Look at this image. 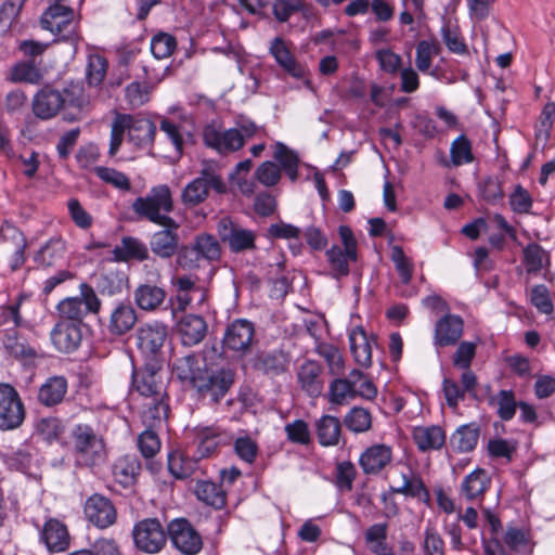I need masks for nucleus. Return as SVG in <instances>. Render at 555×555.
<instances>
[{
	"label": "nucleus",
	"mask_w": 555,
	"mask_h": 555,
	"mask_svg": "<svg viewBox=\"0 0 555 555\" xmlns=\"http://www.w3.org/2000/svg\"><path fill=\"white\" fill-rule=\"evenodd\" d=\"M269 53L273 56L278 65L291 77L304 81L308 89H312L309 78V69L299 63L291 52L287 43L281 37H275L270 42Z\"/></svg>",
	"instance_id": "14"
},
{
	"label": "nucleus",
	"mask_w": 555,
	"mask_h": 555,
	"mask_svg": "<svg viewBox=\"0 0 555 555\" xmlns=\"http://www.w3.org/2000/svg\"><path fill=\"white\" fill-rule=\"evenodd\" d=\"M255 343L254 323L237 319L228 325L222 338V348L224 352H232L241 358L251 351Z\"/></svg>",
	"instance_id": "11"
},
{
	"label": "nucleus",
	"mask_w": 555,
	"mask_h": 555,
	"mask_svg": "<svg viewBox=\"0 0 555 555\" xmlns=\"http://www.w3.org/2000/svg\"><path fill=\"white\" fill-rule=\"evenodd\" d=\"M113 255L114 259L119 262H127L132 259L143 261L149 258V249L141 240L124 236L120 244L114 247Z\"/></svg>",
	"instance_id": "35"
},
{
	"label": "nucleus",
	"mask_w": 555,
	"mask_h": 555,
	"mask_svg": "<svg viewBox=\"0 0 555 555\" xmlns=\"http://www.w3.org/2000/svg\"><path fill=\"white\" fill-rule=\"evenodd\" d=\"M141 470L142 466L140 460L135 455L130 454L118 457L113 465L114 479L124 488L135 485Z\"/></svg>",
	"instance_id": "32"
},
{
	"label": "nucleus",
	"mask_w": 555,
	"mask_h": 555,
	"mask_svg": "<svg viewBox=\"0 0 555 555\" xmlns=\"http://www.w3.org/2000/svg\"><path fill=\"white\" fill-rule=\"evenodd\" d=\"M349 343L356 362L362 366H370L372 364V348L361 326H357L350 332Z\"/></svg>",
	"instance_id": "43"
},
{
	"label": "nucleus",
	"mask_w": 555,
	"mask_h": 555,
	"mask_svg": "<svg viewBox=\"0 0 555 555\" xmlns=\"http://www.w3.org/2000/svg\"><path fill=\"white\" fill-rule=\"evenodd\" d=\"M65 249L64 240L51 237L35 255V262L44 268L57 266L64 259Z\"/></svg>",
	"instance_id": "39"
},
{
	"label": "nucleus",
	"mask_w": 555,
	"mask_h": 555,
	"mask_svg": "<svg viewBox=\"0 0 555 555\" xmlns=\"http://www.w3.org/2000/svg\"><path fill=\"white\" fill-rule=\"evenodd\" d=\"M479 439V427L467 424L459 427L451 436L450 443L457 452H469L475 449Z\"/></svg>",
	"instance_id": "47"
},
{
	"label": "nucleus",
	"mask_w": 555,
	"mask_h": 555,
	"mask_svg": "<svg viewBox=\"0 0 555 555\" xmlns=\"http://www.w3.org/2000/svg\"><path fill=\"white\" fill-rule=\"evenodd\" d=\"M9 77L12 82H26L31 85H37L42 80L40 69L30 61L20 62L12 66Z\"/></svg>",
	"instance_id": "50"
},
{
	"label": "nucleus",
	"mask_w": 555,
	"mask_h": 555,
	"mask_svg": "<svg viewBox=\"0 0 555 555\" xmlns=\"http://www.w3.org/2000/svg\"><path fill=\"white\" fill-rule=\"evenodd\" d=\"M195 494L197 499L207 505L217 509L225 506L227 493L225 490L212 481L201 480L197 481L195 487Z\"/></svg>",
	"instance_id": "46"
},
{
	"label": "nucleus",
	"mask_w": 555,
	"mask_h": 555,
	"mask_svg": "<svg viewBox=\"0 0 555 555\" xmlns=\"http://www.w3.org/2000/svg\"><path fill=\"white\" fill-rule=\"evenodd\" d=\"M151 88L147 83L133 81L125 89V99L132 108L140 107L150 101Z\"/></svg>",
	"instance_id": "61"
},
{
	"label": "nucleus",
	"mask_w": 555,
	"mask_h": 555,
	"mask_svg": "<svg viewBox=\"0 0 555 555\" xmlns=\"http://www.w3.org/2000/svg\"><path fill=\"white\" fill-rule=\"evenodd\" d=\"M441 47L436 40H421L416 44L415 65L422 73H427L431 66V60L438 55Z\"/></svg>",
	"instance_id": "51"
},
{
	"label": "nucleus",
	"mask_w": 555,
	"mask_h": 555,
	"mask_svg": "<svg viewBox=\"0 0 555 555\" xmlns=\"http://www.w3.org/2000/svg\"><path fill=\"white\" fill-rule=\"evenodd\" d=\"M217 231L220 240L228 245L232 253L238 254L256 249V232L241 227L230 217L219 220Z\"/></svg>",
	"instance_id": "12"
},
{
	"label": "nucleus",
	"mask_w": 555,
	"mask_h": 555,
	"mask_svg": "<svg viewBox=\"0 0 555 555\" xmlns=\"http://www.w3.org/2000/svg\"><path fill=\"white\" fill-rule=\"evenodd\" d=\"M169 404L166 398L144 400L142 403L141 420L145 427L158 428L166 422Z\"/></svg>",
	"instance_id": "37"
},
{
	"label": "nucleus",
	"mask_w": 555,
	"mask_h": 555,
	"mask_svg": "<svg viewBox=\"0 0 555 555\" xmlns=\"http://www.w3.org/2000/svg\"><path fill=\"white\" fill-rule=\"evenodd\" d=\"M341 245L334 244L325 251L328 275L339 281L350 273V264L358 260V242L348 225H339Z\"/></svg>",
	"instance_id": "2"
},
{
	"label": "nucleus",
	"mask_w": 555,
	"mask_h": 555,
	"mask_svg": "<svg viewBox=\"0 0 555 555\" xmlns=\"http://www.w3.org/2000/svg\"><path fill=\"white\" fill-rule=\"evenodd\" d=\"M344 423L353 433H364L372 426V416L367 410L354 406L345 415Z\"/></svg>",
	"instance_id": "55"
},
{
	"label": "nucleus",
	"mask_w": 555,
	"mask_h": 555,
	"mask_svg": "<svg viewBox=\"0 0 555 555\" xmlns=\"http://www.w3.org/2000/svg\"><path fill=\"white\" fill-rule=\"evenodd\" d=\"M72 440L74 455L78 464L92 467L105 461L104 441L90 425H76L72 430Z\"/></svg>",
	"instance_id": "3"
},
{
	"label": "nucleus",
	"mask_w": 555,
	"mask_h": 555,
	"mask_svg": "<svg viewBox=\"0 0 555 555\" xmlns=\"http://www.w3.org/2000/svg\"><path fill=\"white\" fill-rule=\"evenodd\" d=\"M491 486V477L483 468L466 475L460 486V495L467 501H481Z\"/></svg>",
	"instance_id": "28"
},
{
	"label": "nucleus",
	"mask_w": 555,
	"mask_h": 555,
	"mask_svg": "<svg viewBox=\"0 0 555 555\" xmlns=\"http://www.w3.org/2000/svg\"><path fill=\"white\" fill-rule=\"evenodd\" d=\"M138 322L137 310L130 302H118L111 311L107 331L114 336L130 332Z\"/></svg>",
	"instance_id": "26"
},
{
	"label": "nucleus",
	"mask_w": 555,
	"mask_h": 555,
	"mask_svg": "<svg viewBox=\"0 0 555 555\" xmlns=\"http://www.w3.org/2000/svg\"><path fill=\"white\" fill-rule=\"evenodd\" d=\"M40 540L50 552H63L69 546V533L66 526L54 518L44 522L40 531Z\"/></svg>",
	"instance_id": "30"
},
{
	"label": "nucleus",
	"mask_w": 555,
	"mask_h": 555,
	"mask_svg": "<svg viewBox=\"0 0 555 555\" xmlns=\"http://www.w3.org/2000/svg\"><path fill=\"white\" fill-rule=\"evenodd\" d=\"M177 46L176 38L169 34H158L151 41V52L158 59H166L172 54Z\"/></svg>",
	"instance_id": "64"
},
{
	"label": "nucleus",
	"mask_w": 555,
	"mask_h": 555,
	"mask_svg": "<svg viewBox=\"0 0 555 555\" xmlns=\"http://www.w3.org/2000/svg\"><path fill=\"white\" fill-rule=\"evenodd\" d=\"M83 512L89 522L99 529H106L117 520V511L113 502L102 495L93 494L87 499Z\"/></svg>",
	"instance_id": "17"
},
{
	"label": "nucleus",
	"mask_w": 555,
	"mask_h": 555,
	"mask_svg": "<svg viewBox=\"0 0 555 555\" xmlns=\"http://www.w3.org/2000/svg\"><path fill=\"white\" fill-rule=\"evenodd\" d=\"M168 470L177 479L190 477L195 468V462L185 457L180 452H172L168 455Z\"/></svg>",
	"instance_id": "54"
},
{
	"label": "nucleus",
	"mask_w": 555,
	"mask_h": 555,
	"mask_svg": "<svg viewBox=\"0 0 555 555\" xmlns=\"http://www.w3.org/2000/svg\"><path fill=\"white\" fill-rule=\"evenodd\" d=\"M464 322L456 314L446 313L435 326L434 345L437 347L453 346L463 334Z\"/></svg>",
	"instance_id": "24"
},
{
	"label": "nucleus",
	"mask_w": 555,
	"mask_h": 555,
	"mask_svg": "<svg viewBox=\"0 0 555 555\" xmlns=\"http://www.w3.org/2000/svg\"><path fill=\"white\" fill-rule=\"evenodd\" d=\"M67 387V379L64 376H51L39 387L37 400L47 408L55 406L64 400Z\"/></svg>",
	"instance_id": "33"
},
{
	"label": "nucleus",
	"mask_w": 555,
	"mask_h": 555,
	"mask_svg": "<svg viewBox=\"0 0 555 555\" xmlns=\"http://www.w3.org/2000/svg\"><path fill=\"white\" fill-rule=\"evenodd\" d=\"M132 386L144 400L166 398L159 369L154 365L149 364L142 369H133Z\"/></svg>",
	"instance_id": "16"
},
{
	"label": "nucleus",
	"mask_w": 555,
	"mask_h": 555,
	"mask_svg": "<svg viewBox=\"0 0 555 555\" xmlns=\"http://www.w3.org/2000/svg\"><path fill=\"white\" fill-rule=\"evenodd\" d=\"M173 208L171 192L168 185L160 184L151 189L145 197H138L133 204V211L146 218L153 223H158L165 219H172L166 214Z\"/></svg>",
	"instance_id": "5"
},
{
	"label": "nucleus",
	"mask_w": 555,
	"mask_h": 555,
	"mask_svg": "<svg viewBox=\"0 0 555 555\" xmlns=\"http://www.w3.org/2000/svg\"><path fill=\"white\" fill-rule=\"evenodd\" d=\"M490 403L498 405V415L502 421L512 420L518 406L512 390H500Z\"/></svg>",
	"instance_id": "56"
},
{
	"label": "nucleus",
	"mask_w": 555,
	"mask_h": 555,
	"mask_svg": "<svg viewBox=\"0 0 555 555\" xmlns=\"http://www.w3.org/2000/svg\"><path fill=\"white\" fill-rule=\"evenodd\" d=\"M202 259L207 261H216L220 258L221 248L217 238L210 234H199L193 242Z\"/></svg>",
	"instance_id": "53"
},
{
	"label": "nucleus",
	"mask_w": 555,
	"mask_h": 555,
	"mask_svg": "<svg viewBox=\"0 0 555 555\" xmlns=\"http://www.w3.org/2000/svg\"><path fill=\"white\" fill-rule=\"evenodd\" d=\"M36 433L46 441H53L64 433L62 422L56 417L40 418L35 426Z\"/></svg>",
	"instance_id": "60"
},
{
	"label": "nucleus",
	"mask_w": 555,
	"mask_h": 555,
	"mask_svg": "<svg viewBox=\"0 0 555 555\" xmlns=\"http://www.w3.org/2000/svg\"><path fill=\"white\" fill-rule=\"evenodd\" d=\"M388 525L374 524L364 532L365 543L374 555H395V551L387 542Z\"/></svg>",
	"instance_id": "41"
},
{
	"label": "nucleus",
	"mask_w": 555,
	"mask_h": 555,
	"mask_svg": "<svg viewBox=\"0 0 555 555\" xmlns=\"http://www.w3.org/2000/svg\"><path fill=\"white\" fill-rule=\"evenodd\" d=\"M3 345L10 354L20 360L33 362L42 357L39 350L29 345L25 338L20 337L14 328L8 331L3 339Z\"/></svg>",
	"instance_id": "36"
},
{
	"label": "nucleus",
	"mask_w": 555,
	"mask_h": 555,
	"mask_svg": "<svg viewBox=\"0 0 555 555\" xmlns=\"http://www.w3.org/2000/svg\"><path fill=\"white\" fill-rule=\"evenodd\" d=\"M156 428H149L141 433L138 437V448L145 459L155 456L160 450V439L155 431Z\"/></svg>",
	"instance_id": "58"
},
{
	"label": "nucleus",
	"mask_w": 555,
	"mask_h": 555,
	"mask_svg": "<svg viewBox=\"0 0 555 555\" xmlns=\"http://www.w3.org/2000/svg\"><path fill=\"white\" fill-rule=\"evenodd\" d=\"M63 108H73L79 113L86 112L90 106V98L85 92L81 82H68L62 91H60Z\"/></svg>",
	"instance_id": "44"
},
{
	"label": "nucleus",
	"mask_w": 555,
	"mask_h": 555,
	"mask_svg": "<svg viewBox=\"0 0 555 555\" xmlns=\"http://www.w3.org/2000/svg\"><path fill=\"white\" fill-rule=\"evenodd\" d=\"M209 189L218 194L227 192V185L218 172L217 165L205 163L199 177L189 182L182 190L181 201L185 206L194 207L206 201Z\"/></svg>",
	"instance_id": "4"
},
{
	"label": "nucleus",
	"mask_w": 555,
	"mask_h": 555,
	"mask_svg": "<svg viewBox=\"0 0 555 555\" xmlns=\"http://www.w3.org/2000/svg\"><path fill=\"white\" fill-rule=\"evenodd\" d=\"M94 171L102 181L118 190L129 191L131 188L129 178L121 171L103 166L95 167Z\"/></svg>",
	"instance_id": "59"
},
{
	"label": "nucleus",
	"mask_w": 555,
	"mask_h": 555,
	"mask_svg": "<svg viewBox=\"0 0 555 555\" xmlns=\"http://www.w3.org/2000/svg\"><path fill=\"white\" fill-rule=\"evenodd\" d=\"M126 131L130 142L139 147H145L153 143L156 126L139 115L116 113L111 126L109 156H115L119 151Z\"/></svg>",
	"instance_id": "1"
},
{
	"label": "nucleus",
	"mask_w": 555,
	"mask_h": 555,
	"mask_svg": "<svg viewBox=\"0 0 555 555\" xmlns=\"http://www.w3.org/2000/svg\"><path fill=\"white\" fill-rule=\"evenodd\" d=\"M392 493L402 494L404 496L415 498L422 502L429 501V492L426 489L421 477L413 472L401 474V482L397 486H391Z\"/></svg>",
	"instance_id": "38"
},
{
	"label": "nucleus",
	"mask_w": 555,
	"mask_h": 555,
	"mask_svg": "<svg viewBox=\"0 0 555 555\" xmlns=\"http://www.w3.org/2000/svg\"><path fill=\"white\" fill-rule=\"evenodd\" d=\"M167 531L157 518H145L138 521L132 529L134 545L146 554H156L167 542Z\"/></svg>",
	"instance_id": "10"
},
{
	"label": "nucleus",
	"mask_w": 555,
	"mask_h": 555,
	"mask_svg": "<svg viewBox=\"0 0 555 555\" xmlns=\"http://www.w3.org/2000/svg\"><path fill=\"white\" fill-rule=\"evenodd\" d=\"M167 534L175 547L184 555H195L203 547L201 534L184 518L171 520L167 527Z\"/></svg>",
	"instance_id": "15"
},
{
	"label": "nucleus",
	"mask_w": 555,
	"mask_h": 555,
	"mask_svg": "<svg viewBox=\"0 0 555 555\" xmlns=\"http://www.w3.org/2000/svg\"><path fill=\"white\" fill-rule=\"evenodd\" d=\"M79 324L59 322L51 331V340L61 352H72L78 348L81 341Z\"/></svg>",
	"instance_id": "29"
},
{
	"label": "nucleus",
	"mask_w": 555,
	"mask_h": 555,
	"mask_svg": "<svg viewBox=\"0 0 555 555\" xmlns=\"http://www.w3.org/2000/svg\"><path fill=\"white\" fill-rule=\"evenodd\" d=\"M234 376V371L229 367L214 370L204 365L195 379L194 388L204 398H209L211 402L218 403L233 385Z\"/></svg>",
	"instance_id": "7"
},
{
	"label": "nucleus",
	"mask_w": 555,
	"mask_h": 555,
	"mask_svg": "<svg viewBox=\"0 0 555 555\" xmlns=\"http://www.w3.org/2000/svg\"><path fill=\"white\" fill-rule=\"evenodd\" d=\"M315 431L321 446H337L341 434L340 421L333 415H323L315 422Z\"/></svg>",
	"instance_id": "40"
},
{
	"label": "nucleus",
	"mask_w": 555,
	"mask_h": 555,
	"mask_svg": "<svg viewBox=\"0 0 555 555\" xmlns=\"http://www.w3.org/2000/svg\"><path fill=\"white\" fill-rule=\"evenodd\" d=\"M392 461L391 447L376 443L366 448L359 457V464L366 475H377Z\"/></svg>",
	"instance_id": "25"
},
{
	"label": "nucleus",
	"mask_w": 555,
	"mask_h": 555,
	"mask_svg": "<svg viewBox=\"0 0 555 555\" xmlns=\"http://www.w3.org/2000/svg\"><path fill=\"white\" fill-rule=\"evenodd\" d=\"M107 61L104 56L100 54H90L88 56L87 69H86V79L90 87L100 86L107 72Z\"/></svg>",
	"instance_id": "52"
},
{
	"label": "nucleus",
	"mask_w": 555,
	"mask_h": 555,
	"mask_svg": "<svg viewBox=\"0 0 555 555\" xmlns=\"http://www.w3.org/2000/svg\"><path fill=\"white\" fill-rule=\"evenodd\" d=\"M157 224L163 229L151 235V251L160 259H169L178 253L180 247V224L175 219H165Z\"/></svg>",
	"instance_id": "13"
},
{
	"label": "nucleus",
	"mask_w": 555,
	"mask_h": 555,
	"mask_svg": "<svg viewBox=\"0 0 555 555\" xmlns=\"http://www.w3.org/2000/svg\"><path fill=\"white\" fill-rule=\"evenodd\" d=\"M297 383L308 397L319 398L324 388L322 365L313 360L304 362L297 372Z\"/></svg>",
	"instance_id": "22"
},
{
	"label": "nucleus",
	"mask_w": 555,
	"mask_h": 555,
	"mask_svg": "<svg viewBox=\"0 0 555 555\" xmlns=\"http://www.w3.org/2000/svg\"><path fill=\"white\" fill-rule=\"evenodd\" d=\"M41 25L59 36L61 40L77 43L80 39L74 11L69 7L60 3L49 5L42 14Z\"/></svg>",
	"instance_id": "8"
},
{
	"label": "nucleus",
	"mask_w": 555,
	"mask_h": 555,
	"mask_svg": "<svg viewBox=\"0 0 555 555\" xmlns=\"http://www.w3.org/2000/svg\"><path fill=\"white\" fill-rule=\"evenodd\" d=\"M524 264L528 274H537L551 266V255L538 243H530L522 249Z\"/></svg>",
	"instance_id": "42"
},
{
	"label": "nucleus",
	"mask_w": 555,
	"mask_h": 555,
	"mask_svg": "<svg viewBox=\"0 0 555 555\" xmlns=\"http://www.w3.org/2000/svg\"><path fill=\"white\" fill-rule=\"evenodd\" d=\"M413 439L421 451L438 450L444 444L446 435L439 426L417 427Z\"/></svg>",
	"instance_id": "45"
},
{
	"label": "nucleus",
	"mask_w": 555,
	"mask_h": 555,
	"mask_svg": "<svg viewBox=\"0 0 555 555\" xmlns=\"http://www.w3.org/2000/svg\"><path fill=\"white\" fill-rule=\"evenodd\" d=\"M274 159H276L285 170L288 178L294 182L298 178V155L285 144L278 142L274 145Z\"/></svg>",
	"instance_id": "49"
},
{
	"label": "nucleus",
	"mask_w": 555,
	"mask_h": 555,
	"mask_svg": "<svg viewBox=\"0 0 555 555\" xmlns=\"http://www.w3.org/2000/svg\"><path fill=\"white\" fill-rule=\"evenodd\" d=\"M354 388L345 378H335L330 384L328 401L333 404H343L348 398H354Z\"/></svg>",
	"instance_id": "62"
},
{
	"label": "nucleus",
	"mask_w": 555,
	"mask_h": 555,
	"mask_svg": "<svg viewBox=\"0 0 555 555\" xmlns=\"http://www.w3.org/2000/svg\"><path fill=\"white\" fill-rule=\"evenodd\" d=\"M390 258L393 262L400 280L403 284H409L412 280L414 266L410 258H408L402 247L395 245L390 248Z\"/></svg>",
	"instance_id": "57"
},
{
	"label": "nucleus",
	"mask_w": 555,
	"mask_h": 555,
	"mask_svg": "<svg viewBox=\"0 0 555 555\" xmlns=\"http://www.w3.org/2000/svg\"><path fill=\"white\" fill-rule=\"evenodd\" d=\"M289 357L282 350L262 351L254 360L255 370L270 376L285 373L289 366Z\"/></svg>",
	"instance_id": "31"
},
{
	"label": "nucleus",
	"mask_w": 555,
	"mask_h": 555,
	"mask_svg": "<svg viewBox=\"0 0 555 555\" xmlns=\"http://www.w3.org/2000/svg\"><path fill=\"white\" fill-rule=\"evenodd\" d=\"M207 331V322L198 314H185L177 323V334L183 346L193 347L201 344Z\"/></svg>",
	"instance_id": "23"
},
{
	"label": "nucleus",
	"mask_w": 555,
	"mask_h": 555,
	"mask_svg": "<svg viewBox=\"0 0 555 555\" xmlns=\"http://www.w3.org/2000/svg\"><path fill=\"white\" fill-rule=\"evenodd\" d=\"M168 336L167 326L160 322L143 324L137 332V346L147 357H156Z\"/></svg>",
	"instance_id": "20"
},
{
	"label": "nucleus",
	"mask_w": 555,
	"mask_h": 555,
	"mask_svg": "<svg viewBox=\"0 0 555 555\" xmlns=\"http://www.w3.org/2000/svg\"><path fill=\"white\" fill-rule=\"evenodd\" d=\"M31 106L36 117L43 120L53 118L63 108L60 91L50 87L40 89L35 94Z\"/></svg>",
	"instance_id": "27"
},
{
	"label": "nucleus",
	"mask_w": 555,
	"mask_h": 555,
	"mask_svg": "<svg viewBox=\"0 0 555 555\" xmlns=\"http://www.w3.org/2000/svg\"><path fill=\"white\" fill-rule=\"evenodd\" d=\"M204 143L220 154L236 152L243 147L242 135L236 128L227 130L209 125L203 131Z\"/></svg>",
	"instance_id": "19"
},
{
	"label": "nucleus",
	"mask_w": 555,
	"mask_h": 555,
	"mask_svg": "<svg viewBox=\"0 0 555 555\" xmlns=\"http://www.w3.org/2000/svg\"><path fill=\"white\" fill-rule=\"evenodd\" d=\"M164 287L151 283H142L133 292L135 305L144 311L157 310L166 299Z\"/></svg>",
	"instance_id": "34"
},
{
	"label": "nucleus",
	"mask_w": 555,
	"mask_h": 555,
	"mask_svg": "<svg viewBox=\"0 0 555 555\" xmlns=\"http://www.w3.org/2000/svg\"><path fill=\"white\" fill-rule=\"evenodd\" d=\"M26 409L18 391L8 383H0V430H14L25 421Z\"/></svg>",
	"instance_id": "9"
},
{
	"label": "nucleus",
	"mask_w": 555,
	"mask_h": 555,
	"mask_svg": "<svg viewBox=\"0 0 555 555\" xmlns=\"http://www.w3.org/2000/svg\"><path fill=\"white\" fill-rule=\"evenodd\" d=\"M450 153L454 166L468 164L474 159L470 142L464 135H460L453 141Z\"/></svg>",
	"instance_id": "63"
},
{
	"label": "nucleus",
	"mask_w": 555,
	"mask_h": 555,
	"mask_svg": "<svg viewBox=\"0 0 555 555\" xmlns=\"http://www.w3.org/2000/svg\"><path fill=\"white\" fill-rule=\"evenodd\" d=\"M202 370L203 366H201L198 358L194 354L177 359L172 366L173 374H176L181 382H189L193 387Z\"/></svg>",
	"instance_id": "48"
},
{
	"label": "nucleus",
	"mask_w": 555,
	"mask_h": 555,
	"mask_svg": "<svg viewBox=\"0 0 555 555\" xmlns=\"http://www.w3.org/2000/svg\"><path fill=\"white\" fill-rule=\"evenodd\" d=\"M197 449L199 457L211 456L219 447L232 442V435L219 426L201 427L196 433Z\"/></svg>",
	"instance_id": "21"
},
{
	"label": "nucleus",
	"mask_w": 555,
	"mask_h": 555,
	"mask_svg": "<svg viewBox=\"0 0 555 555\" xmlns=\"http://www.w3.org/2000/svg\"><path fill=\"white\" fill-rule=\"evenodd\" d=\"M461 385L454 379L444 378L442 382V391L449 408L455 410L460 401H463L468 395L474 400H479L476 387L478 385L477 376L473 371H465L461 375Z\"/></svg>",
	"instance_id": "18"
},
{
	"label": "nucleus",
	"mask_w": 555,
	"mask_h": 555,
	"mask_svg": "<svg viewBox=\"0 0 555 555\" xmlns=\"http://www.w3.org/2000/svg\"><path fill=\"white\" fill-rule=\"evenodd\" d=\"M80 295L67 297L56 306L60 318L79 324L89 313H99L101 300L94 289L87 283L79 286Z\"/></svg>",
	"instance_id": "6"
}]
</instances>
